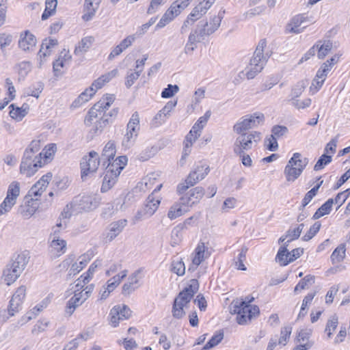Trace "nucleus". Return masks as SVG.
Returning <instances> with one entry per match:
<instances>
[{
  "instance_id": "f257e3e1",
  "label": "nucleus",
  "mask_w": 350,
  "mask_h": 350,
  "mask_svg": "<svg viewBox=\"0 0 350 350\" xmlns=\"http://www.w3.org/2000/svg\"><path fill=\"white\" fill-rule=\"evenodd\" d=\"M128 161L126 156H120L113 160L107 161L105 176L100 188L102 193L110 189L116 183L121 171L124 169Z\"/></svg>"
},
{
  "instance_id": "f03ea898",
  "label": "nucleus",
  "mask_w": 350,
  "mask_h": 350,
  "mask_svg": "<svg viewBox=\"0 0 350 350\" xmlns=\"http://www.w3.org/2000/svg\"><path fill=\"white\" fill-rule=\"evenodd\" d=\"M199 288V284L197 280H191V284L185 288L174 299L172 306V316L175 319H180L183 318L185 312V307L191 301L193 295L197 293Z\"/></svg>"
},
{
  "instance_id": "7ed1b4c3",
  "label": "nucleus",
  "mask_w": 350,
  "mask_h": 350,
  "mask_svg": "<svg viewBox=\"0 0 350 350\" xmlns=\"http://www.w3.org/2000/svg\"><path fill=\"white\" fill-rule=\"evenodd\" d=\"M28 261L29 258L25 254L14 255L12 257L3 272L2 279L8 286L13 284L19 278Z\"/></svg>"
},
{
  "instance_id": "20e7f679",
  "label": "nucleus",
  "mask_w": 350,
  "mask_h": 350,
  "mask_svg": "<svg viewBox=\"0 0 350 350\" xmlns=\"http://www.w3.org/2000/svg\"><path fill=\"white\" fill-rule=\"evenodd\" d=\"M253 300V297H246L244 300L237 301L234 304L233 312L237 314V321L239 324H246L259 314V308L250 304Z\"/></svg>"
},
{
  "instance_id": "39448f33",
  "label": "nucleus",
  "mask_w": 350,
  "mask_h": 350,
  "mask_svg": "<svg viewBox=\"0 0 350 350\" xmlns=\"http://www.w3.org/2000/svg\"><path fill=\"white\" fill-rule=\"evenodd\" d=\"M309 162L307 157H302L299 152L293 154L286 165L284 174L288 182H294L297 179Z\"/></svg>"
},
{
  "instance_id": "423d86ee",
  "label": "nucleus",
  "mask_w": 350,
  "mask_h": 350,
  "mask_svg": "<svg viewBox=\"0 0 350 350\" xmlns=\"http://www.w3.org/2000/svg\"><path fill=\"white\" fill-rule=\"evenodd\" d=\"M266 46V41L261 40L256 46L254 56L250 60V68L246 72V76L248 79L254 78L258 73L261 72L265 65L268 57L263 54V51Z\"/></svg>"
},
{
  "instance_id": "0eeeda50",
  "label": "nucleus",
  "mask_w": 350,
  "mask_h": 350,
  "mask_svg": "<svg viewBox=\"0 0 350 350\" xmlns=\"http://www.w3.org/2000/svg\"><path fill=\"white\" fill-rule=\"evenodd\" d=\"M162 187V184L156 187L152 193L148 196L144 206L139 210L135 215V220L139 221L151 217L157 210L160 204V198L155 196V193L158 192Z\"/></svg>"
},
{
  "instance_id": "6e6552de",
  "label": "nucleus",
  "mask_w": 350,
  "mask_h": 350,
  "mask_svg": "<svg viewBox=\"0 0 350 350\" xmlns=\"http://www.w3.org/2000/svg\"><path fill=\"white\" fill-rule=\"evenodd\" d=\"M264 119L262 113L246 115L241 118L233 126V131L239 135L249 134L246 131L257 127L263 122Z\"/></svg>"
},
{
  "instance_id": "1a4fd4ad",
  "label": "nucleus",
  "mask_w": 350,
  "mask_h": 350,
  "mask_svg": "<svg viewBox=\"0 0 350 350\" xmlns=\"http://www.w3.org/2000/svg\"><path fill=\"white\" fill-rule=\"evenodd\" d=\"M260 139V133L257 131L249 132V134H243L238 136L233 144L234 154H241L252 149L253 144Z\"/></svg>"
},
{
  "instance_id": "9d476101",
  "label": "nucleus",
  "mask_w": 350,
  "mask_h": 350,
  "mask_svg": "<svg viewBox=\"0 0 350 350\" xmlns=\"http://www.w3.org/2000/svg\"><path fill=\"white\" fill-rule=\"evenodd\" d=\"M42 160L38 154H33L29 150H25L20 166L21 172L30 177L42 167Z\"/></svg>"
},
{
  "instance_id": "9b49d317",
  "label": "nucleus",
  "mask_w": 350,
  "mask_h": 350,
  "mask_svg": "<svg viewBox=\"0 0 350 350\" xmlns=\"http://www.w3.org/2000/svg\"><path fill=\"white\" fill-rule=\"evenodd\" d=\"M101 202V198L99 196H84L82 197H75L71 202V206H74L75 213L82 211H90L96 208Z\"/></svg>"
},
{
  "instance_id": "f8f14e48",
  "label": "nucleus",
  "mask_w": 350,
  "mask_h": 350,
  "mask_svg": "<svg viewBox=\"0 0 350 350\" xmlns=\"http://www.w3.org/2000/svg\"><path fill=\"white\" fill-rule=\"evenodd\" d=\"M204 25H207V21H200L196 29L192 30L189 35L187 42L186 43L184 51L186 54H191L197 48V44L204 39L206 36Z\"/></svg>"
},
{
  "instance_id": "ddd939ff",
  "label": "nucleus",
  "mask_w": 350,
  "mask_h": 350,
  "mask_svg": "<svg viewBox=\"0 0 350 350\" xmlns=\"http://www.w3.org/2000/svg\"><path fill=\"white\" fill-rule=\"evenodd\" d=\"M100 159L98 154L95 151H91L88 155L83 157L80 165L81 170V178L88 176L90 173L95 172L98 167Z\"/></svg>"
},
{
  "instance_id": "4468645a",
  "label": "nucleus",
  "mask_w": 350,
  "mask_h": 350,
  "mask_svg": "<svg viewBox=\"0 0 350 350\" xmlns=\"http://www.w3.org/2000/svg\"><path fill=\"white\" fill-rule=\"evenodd\" d=\"M26 295V288L24 286L18 287L13 294L8 306L10 317H13L22 308V304Z\"/></svg>"
},
{
  "instance_id": "2eb2a0df",
  "label": "nucleus",
  "mask_w": 350,
  "mask_h": 350,
  "mask_svg": "<svg viewBox=\"0 0 350 350\" xmlns=\"http://www.w3.org/2000/svg\"><path fill=\"white\" fill-rule=\"evenodd\" d=\"M205 194V190L202 187H196L185 193L181 198V203L189 209L193 205L200 202Z\"/></svg>"
},
{
  "instance_id": "dca6fc26",
  "label": "nucleus",
  "mask_w": 350,
  "mask_h": 350,
  "mask_svg": "<svg viewBox=\"0 0 350 350\" xmlns=\"http://www.w3.org/2000/svg\"><path fill=\"white\" fill-rule=\"evenodd\" d=\"M51 178V173H47L45 175H43L42 178L31 187L30 190L28 191L27 196L31 197V198H33V200L38 202V197L40 196L46 189Z\"/></svg>"
},
{
  "instance_id": "f3484780",
  "label": "nucleus",
  "mask_w": 350,
  "mask_h": 350,
  "mask_svg": "<svg viewBox=\"0 0 350 350\" xmlns=\"http://www.w3.org/2000/svg\"><path fill=\"white\" fill-rule=\"evenodd\" d=\"M76 290L75 291L74 295L69 299L66 305V312L69 315H71L76 308L81 306L85 301V297H83V291L78 292L83 287L82 284L78 282L76 285Z\"/></svg>"
},
{
  "instance_id": "a211bd4d",
  "label": "nucleus",
  "mask_w": 350,
  "mask_h": 350,
  "mask_svg": "<svg viewBox=\"0 0 350 350\" xmlns=\"http://www.w3.org/2000/svg\"><path fill=\"white\" fill-rule=\"evenodd\" d=\"M305 22L312 23V20L305 14H297L293 16L290 23L287 25L288 31L293 33H299L302 32L306 26L302 29H300L299 27Z\"/></svg>"
},
{
  "instance_id": "6ab92c4d",
  "label": "nucleus",
  "mask_w": 350,
  "mask_h": 350,
  "mask_svg": "<svg viewBox=\"0 0 350 350\" xmlns=\"http://www.w3.org/2000/svg\"><path fill=\"white\" fill-rule=\"evenodd\" d=\"M39 203L31 198L18 208V212L23 218L28 219L36 212Z\"/></svg>"
},
{
  "instance_id": "aec40b11",
  "label": "nucleus",
  "mask_w": 350,
  "mask_h": 350,
  "mask_svg": "<svg viewBox=\"0 0 350 350\" xmlns=\"http://www.w3.org/2000/svg\"><path fill=\"white\" fill-rule=\"evenodd\" d=\"M126 224L127 220L125 219L112 222L109 226L106 239L109 241H113L123 230Z\"/></svg>"
},
{
  "instance_id": "412c9836",
  "label": "nucleus",
  "mask_w": 350,
  "mask_h": 350,
  "mask_svg": "<svg viewBox=\"0 0 350 350\" xmlns=\"http://www.w3.org/2000/svg\"><path fill=\"white\" fill-rule=\"evenodd\" d=\"M139 273L140 271L137 270L129 276L128 282L122 286L123 295H129L139 287Z\"/></svg>"
},
{
  "instance_id": "4be33fe9",
  "label": "nucleus",
  "mask_w": 350,
  "mask_h": 350,
  "mask_svg": "<svg viewBox=\"0 0 350 350\" xmlns=\"http://www.w3.org/2000/svg\"><path fill=\"white\" fill-rule=\"evenodd\" d=\"M36 38L29 31H25L24 33L21 34V38L18 41V46L23 51L30 50L36 46Z\"/></svg>"
},
{
  "instance_id": "5701e85b",
  "label": "nucleus",
  "mask_w": 350,
  "mask_h": 350,
  "mask_svg": "<svg viewBox=\"0 0 350 350\" xmlns=\"http://www.w3.org/2000/svg\"><path fill=\"white\" fill-rule=\"evenodd\" d=\"M189 211V210L186 205L182 204L181 198H180L179 200L170 208L167 213V217L171 220H173L182 216Z\"/></svg>"
},
{
  "instance_id": "b1692460",
  "label": "nucleus",
  "mask_w": 350,
  "mask_h": 350,
  "mask_svg": "<svg viewBox=\"0 0 350 350\" xmlns=\"http://www.w3.org/2000/svg\"><path fill=\"white\" fill-rule=\"evenodd\" d=\"M100 1V0H98L97 1H95L94 0H90L89 1H86V0H85V13L82 16L83 21H89L93 18L99 7Z\"/></svg>"
},
{
  "instance_id": "393cba45",
  "label": "nucleus",
  "mask_w": 350,
  "mask_h": 350,
  "mask_svg": "<svg viewBox=\"0 0 350 350\" xmlns=\"http://www.w3.org/2000/svg\"><path fill=\"white\" fill-rule=\"evenodd\" d=\"M116 152V150L114 142L112 141L108 142L104 147L101 157L100 158V161L103 162V165H105L107 161L113 160L114 159Z\"/></svg>"
},
{
  "instance_id": "a878e982",
  "label": "nucleus",
  "mask_w": 350,
  "mask_h": 350,
  "mask_svg": "<svg viewBox=\"0 0 350 350\" xmlns=\"http://www.w3.org/2000/svg\"><path fill=\"white\" fill-rule=\"evenodd\" d=\"M118 74V70L113 69L110 72L101 75L96 79L92 83V87L94 88L95 92L100 89L105 83L109 82Z\"/></svg>"
},
{
  "instance_id": "bb28decb",
  "label": "nucleus",
  "mask_w": 350,
  "mask_h": 350,
  "mask_svg": "<svg viewBox=\"0 0 350 350\" xmlns=\"http://www.w3.org/2000/svg\"><path fill=\"white\" fill-rule=\"evenodd\" d=\"M12 110L10 111V116L12 118L16 121H21L23 118L28 113L29 107L27 104L24 103L21 107H14V104L10 105Z\"/></svg>"
},
{
  "instance_id": "cd10ccee",
  "label": "nucleus",
  "mask_w": 350,
  "mask_h": 350,
  "mask_svg": "<svg viewBox=\"0 0 350 350\" xmlns=\"http://www.w3.org/2000/svg\"><path fill=\"white\" fill-rule=\"evenodd\" d=\"M139 128H133L129 125L126 126V133L125 134L123 141L122 146L125 148H130L135 142V139L138 135Z\"/></svg>"
},
{
  "instance_id": "c85d7f7f",
  "label": "nucleus",
  "mask_w": 350,
  "mask_h": 350,
  "mask_svg": "<svg viewBox=\"0 0 350 350\" xmlns=\"http://www.w3.org/2000/svg\"><path fill=\"white\" fill-rule=\"evenodd\" d=\"M55 233H56V231ZM50 247L51 248V251L56 253V255L59 256L66 252V241L64 239H61L58 236L54 234Z\"/></svg>"
},
{
  "instance_id": "c756f323",
  "label": "nucleus",
  "mask_w": 350,
  "mask_h": 350,
  "mask_svg": "<svg viewBox=\"0 0 350 350\" xmlns=\"http://www.w3.org/2000/svg\"><path fill=\"white\" fill-rule=\"evenodd\" d=\"M207 250L208 248L205 246L204 243H199L194 252L193 262L196 265H200L201 262L209 256Z\"/></svg>"
},
{
  "instance_id": "7c9ffc66",
  "label": "nucleus",
  "mask_w": 350,
  "mask_h": 350,
  "mask_svg": "<svg viewBox=\"0 0 350 350\" xmlns=\"http://www.w3.org/2000/svg\"><path fill=\"white\" fill-rule=\"evenodd\" d=\"M58 42L56 39H49V40H45L42 45H41V48L38 52V55L40 58V65L41 66V64H42V58H44L45 57H46L47 55H50V52H51V49L54 47L55 46H56Z\"/></svg>"
},
{
  "instance_id": "2f4dec72",
  "label": "nucleus",
  "mask_w": 350,
  "mask_h": 350,
  "mask_svg": "<svg viewBox=\"0 0 350 350\" xmlns=\"http://www.w3.org/2000/svg\"><path fill=\"white\" fill-rule=\"evenodd\" d=\"M94 41V38L92 36H87L82 38L75 49V54L80 55L88 51Z\"/></svg>"
},
{
  "instance_id": "473e14b6",
  "label": "nucleus",
  "mask_w": 350,
  "mask_h": 350,
  "mask_svg": "<svg viewBox=\"0 0 350 350\" xmlns=\"http://www.w3.org/2000/svg\"><path fill=\"white\" fill-rule=\"evenodd\" d=\"M334 204V199H328L324 204H323L314 213L312 216L313 219H317L325 215L329 214L332 211V207Z\"/></svg>"
},
{
  "instance_id": "72a5a7b5",
  "label": "nucleus",
  "mask_w": 350,
  "mask_h": 350,
  "mask_svg": "<svg viewBox=\"0 0 350 350\" xmlns=\"http://www.w3.org/2000/svg\"><path fill=\"white\" fill-rule=\"evenodd\" d=\"M317 56L319 59H323L332 49V42L329 40L317 42L316 44Z\"/></svg>"
},
{
  "instance_id": "f704fd0d",
  "label": "nucleus",
  "mask_w": 350,
  "mask_h": 350,
  "mask_svg": "<svg viewBox=\"0 0 350 350\" xmlns=\"http://www.w3.org/2000/svg\"><path fill=\"white\" fill-rule=\"evenodd\" d=\"M57 0H46L45 9L42 14V20L45 21L50 16H53L56 12Z\"/></svg>"
},
{
  "instance_id": "c9c22d12",
  "label": "nucleus",
  "mask_w": 350,
  "mask_h": 350,
  "mask_svg": "<svg viewBox=\"0 0 350 350\" xmlns=\"http://www.w3.org/2000/svg\"><path fill=\"white\" fill-rule=\"evenodd\" d=\"M71 56L68 54V52L64 50L62 51L60 56L57 59L53 62V68L55 75H58V72H60V68L64 66V63L67 60H70Z\"/></svg>"
},
{
  "instance_id": "e433bc0d",
  "label": "nucleus",
  "mask_w": 350,
  "mask_h": 350,
  "mask_svg": "<svg viewBox=\"0 0 350 350\" xmlns=\"http://www.w3.org/2000/svg\"><path fill=\"white\" fill-rule=\"evenodd\" d=\"M115 100V96L113 94H107L104 96L94 106L102 112H105L107 109L111 106Z\"/></svg>"
},
{
  "instance_id": "4c0bfd02",
  "label": "nucleus",
  "mask_w": 350,
  "mask_h": 350,
  "mask_svg": "<svg viewBox=\"0 0 350 350\" xmlns=\"http://www.w3.org/2000/svg\"><path fill=\"white\" fill-rule=\"evenodd\" d=\"M221 17L219 16H214L211 18L210 21H207V25H204L206 36L213 33L220 26Z\"/></svg>"
},
{
  "instance_id": "58836bf2",
  "label": "nucleus",
  "mask_w": 350,
  "mask_h": 350,
  "mask_svg": "<svg viewBox=\"0 0 350 350\" xmlns=\"http://www.w3.org/2000/svg\"><path fill=\"white\" fill-rule=\"evenodd\" d=\"M346 247L345 244L339 245L332 252L331 260L333 264L342 262L345 257Z\"/></svg>"
},
{
  "instance_id": "ea45409f",
  "label": "nucleus",
  "mask_w": 350,
  "mask_h": 350,
  "mask_svg": "<svg viewBox=\"0 0 350 350\" xmlns=\"http://www.w3.org/2000/svg\"><path fill=\"white\" fill-rule=\"evenodd\" d=\"M287 243H284L282 246H281L278 252V254L275 257V260L278 262L281 266L287 265L291 262L290 258H285L286 254H288V250H287Z\"/></svg>"
},
{
  "instance_id": "a19ab883",
  "label": "nucleus",
  "mask_w": 350,
  "mask_h": 350,
  "mask_svg": "<svg viewBox=\"0 0 350 350\" xmlns=\"http://www.w3.org/2000/svg\"><path fill=\"white\" fill-rule=\"evenodd\" d=\"M247 252V248L245 246H243L241 250L239 251L237 256L234 258V266L239 270H246V267L243 264V262L246 260Z\"/></svg>"
},
{
  "instance_id": "79ce46f5",
  "label": "nucleus",
  "mask_w": 350,
  "mask_h": 350,
  "mask_svg": "<svg viewBox=\"0 0 350 350\" xmlns=\"http://www.w3.org/2000/svg\"><path fill=\"white\" fill-rule=\"evenodd\" d=\"M202 17V14L194 8L192 12L189 14L187 18L185 21L183 26L181 27V33H184L187 31V28L189 25H192L196 21Z\"/></svg>"
},
{
  "instance_id": "37998d69",
  "label": "nucleus",
  "mask_w": 350,
  "mask_h": 350,
  "mask_svg": "<svg viewBox=\"0 0 350 350\" xmlns=\"http://www.w3.org/2000/svg\"><path fill=\"white\" fill-rule=\"evenodd\" d=\"M314 283V276L311 275H306L295 286L294 292L297 293L299 291L308 288L310 285Z\"/></svg>"
},
{
  "instance_id": "c03bdc74",
  "label": "nucleus",
  "mask_w": 350,
  "mask_h": 350,
  "mask_svg": "<svg viewBox=\"0 0 350 350\" xmlns=\"http://www.w3.org/2000/svg\"><path fill=\"white\" fill-rule=\"evenodd\" d=\"M16 203V200L6 196L3 201L0 204V216L10 212Z\"/></svg>"
},
{
  "instance_id": "a18cd8bd",
  "label": "nucleus",
  "mask_w": 350,
  "mask_h": 350,
  "mask_svg": "<svg viewBox=\"0 0 350 350\" xmlns=\"http://www.w3.org/2000/svg\"><path fill=\"white\" fill-rule=\"evenodd\" d=\"M338 324V318L336 314H334L330 317L328 319L326 327L325 329V332L327 333V337L330 338L333 334V332L336 329Z\"/></svg>"
},
{
  "instance_id": "49530a36",
  "label": "nucleus",
  "mask_w": 350,
  "mask_h": 350,
  "mask_svg": "<svg viewBox=\"0 0 350 350\" xmlns=\"http://www.w3.org/2000/svg\"><path fill=\"white\" fill-rule=\"evenodd\" d=\"M99 264H100V262H98L97 260L94 262L90 266V267H89L88 270L87 271V272L83 273L80 277V278L78 279L79 282L81 284V282L80 280L82 279V283H83L82 285L84 286L85 284L88 283L89 281L90 280V279L92 278V275H93L94 273L95 272L96 269L97 268V267L98 266Z\"/></svg>"
},
{
  "instance_id": "de8ad7c7",
  "label": "nucleus",
  "mask_w": 350,
  "mask_h": 350,
  "mask_svg": "<svg viewBox=\"0 0 350 350\" xmlns=\"http://www.w3.org/2000/svg\"><path fill=\"white\" fill-rule=\"evenodd\" d=\"M183 226L181 225H178L172 229L171 234V245L173 247L178 245L181 241L183 239Z\"/></svg>"
},
{
  "instance_id": "09e8293b",
  "label": "nucleus",
  "mask_w": 350,
  "mask_h": 350,
  "mask_svg": "<svg viewBox=\"0 0 350 350\" xmlns=\"http://www.w3.org/2000/svg\"><path fill=\"white\" fill-rule=\"evenodd\" d=\"M304 226V224H301L297 228L293 229L289 228L286 233V237L288 238V239L285 243H287V245H288L292 241L297 239L303 230Z\"/></svg>"
},
{
  "instance_id": "8fccbe9b",
  "label": "nucleus",
  "mask_w": 350,
  "mask_h": 350,
  "mask_svg": "<svg viewBox=\"0 0 350 350\" xmlns=\"http://www.w3.org/2000/svg\"><path fill=\"white\" fill-rule=\"evenodd\" d=\"M323 183V180L320 181L316 186H314L312 189H311L309 191H308L306 193L301 202L302 208H304L306 205H308L309 202L312 200V199L317 195Z\"/></svg>"
},
{
  "instance_id": "3c124183",
  "label": "nucleus",
  "mask_w": 350,
  "mask_h": 350,
  "mask_svg": "<svg viewBox=\"0 0 350 350\" xmlns=\"http://www.w3.org/2000/svg\"><path fill=\"white\" fill-rule=\"evenodd\" d=\"M224 338V333L222 331L216 332L211 338L204 346L202 350H207L217 345Z\"/></svg>"
},
{
  "instance_id": "603ef678",
  "label": "nucleus",
  "mask_w": 350,
  "mask_h": 350,
  "mask_svg": "<svg viewBox=\"0 0 350 350\" xmlns=\"http://www.w3.org/2000/svg\"><path fill=\"white\" fill-rule=\"evenodd\" d=\"M43 89L44 83L41 81H38L29 87L27 90L26 93L27 96H33L38 98L40 96V94L42 92Z\"/></svg>"
},
{
  "instance_id": "864d4df0",
  "label": "nucleus",
  "mask_w": 350,
  "mask_h": 350,
  "mask_svg": "<svg viewBox=\"0 0 350 350\" xmlns=\"http://www.w3.org/2000/svg\"><path fill=\"white\" fill-rule=\"evenodd\" d=\"M20 183L17 181L12 182L8 188L6 196L17 200L20 195Z\"/></svg>"
},
{
  "instance_id": "5fc2aeb1",
  "label": "nucleus",
  "mask_w": 350,
  "mask_h": 350,
  "mask_svg": "<svg viewBox=\"0 0 350 350\" xmlns=\"http://www.w3.org/2000/svg\"><path fill=\"white\" fill-rule=\"evenodd\" d=\"M171 271L178 275H183L185 273V266L181 259H174L172 262Z\"/></svg>"
},
{
  "instance_id": "6e6d98bb",
  "label": "nucleus",
  "mask_w": 350,
  "mask_h": 350,
  "mask_svg": "<svg viewBox=\"0 0 350 350\" xmlns=\"http://www.w3.org/2000/svg\"><path fill=\"white\" fill-rule=\"evenodd\" d=\"M306 85V81H300L297 82V83L294 86V88L291 90V98L290 99V101L293 100V98L297 99V98L302 94V92L305 90Z\"/></svg>"
},
{
  "instance_id": "4d7b16f0",
  "label": "nucleus",
  "mask_w": 350,
  "mask_h": 350,
  "mask_svg": "<svg viewBox=\"0 0 350 350\" xmlns=\"http://www.w3.org/2000/svg\"><path fill=\"white\" fill-rule=\"evenodd\" d=\"M121 312L120 306H115L110 311V323L113 327H116L119 325L120 320H122V317H119V312Z\"/></svg>"
},
{
  "instance_id": "13d9d810",
  "label": "nucleus",
  "mask_w": 350,
  "mask_h": 350,
  "mask_svg": "<svg viewBox=\"0 0 350 350\" xmlns=\"http://www.w3.org/2000/svg\"><path fill=\"white\" fill-rule=\"evenodd\" d=\"M321 223L316 221L307 231V232L303 236L302 239L304 241H308L312 239L316 234L319 231L321 228Z\"/></svg>"
},
{
  "instance_id": "bf43d9fd",
  "label": "nucleus",
  "mask_w": 350,
  "mask_h": 350,
  "mask_svg": "<svg viewBox=\"0 0 350 350\" xmlns=\"http://www.w3.org/2000/svg\"><path fill=\"white\" fill-rule=\"evenodd\" d=\"M57 150V147L55 144H51L45 148L41 152L38 154L39 157L42 159L43 156L44 159H51Z\"/></svg>"
},
{
  "instance_id": "052dcab7",
  "label": "nucleus",
  "mask_w": 350,
  "mask_h": 350,
  "mask_svg": "<svg viewBox=\"0 0 350 350\" xmlns=\"http://www.w3.org/2000/svg\"><path fill=\"white\" fill-rule=\"evenodd\" d=\"M332 161V156L323 154L318 159L317 163L314 165V170L319 171L323 169L326 165Z\"/></svg>"
},
{
  "instance_id": "680f3d73",
  "label": "nucleus",
  "mask_w": 350,
  "mask_h": 350,
  "mask_svg": "<svg viewBox=\"0 0 350 350\" xmlns=\"http://www.w3.org/2000/svg\"><path fill=\"white\" fill-rule=\"evenodd\" d=\"M292 327L291 326H286L282 327L280 332V337L278 340V344L286 345L287 340L289 339L291 334Z\"/></svg>"
},
{
  "instance_id": "e2e57ef3",
  "label": "nucleus",
  "mask_w": 350,
  "mask_h": 350,
  "mask_svg": "<svg viewBox=\"0 0 350 350\" xmlns=\"http://www.w3.org/2000/svg\"><path fill=\"white\" fill-rule=\"evenodd\" d=\"M88 264V261L85 259H82L79 261V263L75 262L73 263L71 266V268L69 270L68 275H75L78 273H79L84 267H85Z\"/></svg>"
},
{
  "instance_id": "0e129e2a",
  "label": "nucleus",
  "mask_w": 350,
  "mask_h": 350,
  "mask_svg": "<svg viewBox=\"0 0 350 350\" xmlns=\"http://www.w3.org/2000/svg\"><path fill=\"white\" fill-rule=\"evenodd\" d=\"M142 72V69H139L134 72H131L128 74L126 77L125 85L129 88H131L135 83V81L139 78L141 73Z\"/></svg>"
},
{
  "instance_id": "69168bd1",
  "label": "nucleus",
  "mask_w": 350,
  "mask_h": 350,
  "mask_svg": "<svg viewBox=\"0 0 350 350\" xmlns=\"http://www.w3.org/2000/svg\"><path fill=\"white\" fill-rule=\"evenodd\" d=\"M291 105L294 106L296 109L298 110L300 109H304L307 107H309L311 105V99L310 98H305L303 100H300L299 99H294L293 100L291 101Z\"/></svg>"
},
{
  "instance_id": "338daca9",
  "label": "nucleus",
  "mask_w": 350,
  "mask_h": 350,
  "mask_svg": "<svg viewBox=\"0 0 350 350\" xmlns=\"http://www.w3.org/2000/svg\"><path fill=\"white\" fill-rule=\"evenodd\" d=\"M178 86L176 85L169 84L166 88H164L161 92V97L168 98L172 97L174 94L178 91Z\"/></svg>"
},
{
  "instance_id": "774afa93",
  "label": "nucleus",
  "mask_w": 350,
  "mask_h": 350,
  "mask_svg": "<svg viewBox=\"0 0 350 350\" xmlns=\"http://www.w3.org/2000/svg\"><path fill=\"white\" fill-rule=\"evenodd\" d=\"M312 334L311 329H301L297 334V342L299 344L310 342L309 338Z\"/></svg>"
}]
</instances>
